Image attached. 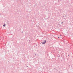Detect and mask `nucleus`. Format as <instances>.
Wrapping results in <instances>:
<instances>
[{
	"label": "nucleus",
	"instance_id": "obj_1",
	"mask_svg": "<svg viewBox=\"0 0 73 73\" xmlns=\"http://www.w3.org/2000/svg\"><path fill=\"white\" fill-rule=\"evenodd\" d=\"M46 43V41H45L44 42H43V44H45Z\"/></svg>",
	"mask_w": 73,
	"mask_h": 73
},
{
	"label": "nucleus",
	"instance_id": "obj_2",
	"mask_svg": "<svg viewBox=\"0 0 73 73\" xmlns=\"http://www.w3.org/2000/svg\"><path fill=\"white\" fill-rule=\"evenodd\" d=\"M5 25H6V24H5L3 25V27H5Z\"/></svg>",
	"mask_w": 73,
	"mask_h": 73
},
{
	"label": "nucleus",
	"instance_id": "obj_3",
	"mask_svg": "<svg viewBox=\"0 0 73 73\" xmlns=\"http://www.w3.org/2000/svg\"><path fill=\"white\" fill-rule=\"evenodd\" d=\"M62 23H63L62 22Z\"/></svg>",
	"mask_w": 73,
	"mask_h": 73
},
{
	"label": "nucleus",
	"instance_id": "obj_4",
	"mask_svg": "<svg viewBox=\"0 0 73 73\" xmlns=\"http://www.w3.org/2000/svg\"><path fill=\"white\" fill-rule=\"evenodd\" d=\"M59 38V37H58V38Z\"/></svg>",
	"mask_w": 73,
	"mask_h": 73
},
{
	"label": "nucleus",
	"instance_id": "obj_5",
	"mask_svg": "<svg viewBox=\"0 0 73 73\" xmlns=\"http://www.w3.org/2000/svg\"><path fill=\"white\" fill-rule=\"evenodd\" d=\"M28 67V66H27V67Z\"/></svg>",
	"mask_w": 73,
	"mask_h": 73
}]
</instances>
